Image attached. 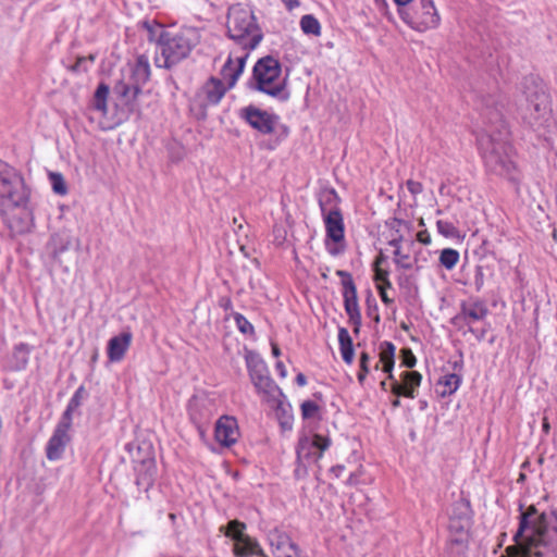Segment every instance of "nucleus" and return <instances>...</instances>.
Here are the masks:
<instances>
[{
	"label": "nucleus",
	"mask_w": 557,
	"mask_h": 557,
	"mask_svg": "<svg viewBox=\"0 0 557 557\" xmlns=\"http://www.w3.org/2000/svg\"><path fill=\"white\" fill-rule=\"evenodd\" d=\"M473 284L476 292H480L484 285V272L482 267H476L473 277Z\"/></svg>",
	"instance_id": "37998d69"
},
{
	"label": "nucleus",
	"mask_w": 557,
	"mask_h": 557,
	"mask_svg": "<svg viewBox=\"0 0 557 557\" xmlns=\"http://www.w3.org/2000/svg\"><path fill=\"white\" fill-rule=\"evenodd\" d=\"M417 240L423 245H430L431 244V235L428 231H420L417 234Z\"/></svg>",
	"instance_id": "8fccbe9b"
},
{
	"label": "nucleus",
	"mask_w": 557,
	"mask_h": 557,
	"mask_svg": "<svg viewBox=\"0 0 557 557\" xmlns=\"http://www.w3.org/2000/svg\"><path fill=\"white\" fill-rule=\"evenodd\" d=\"M392 247H394L395 249H397V247H401V237H398V238H394L392 240H389L388 243Z\"/></svg>",
	"instance_id": "13d9d810"
},
{
	"label": "nucleus",
	"mask_w": 557,
	"mask_h": 557,
	"mask_svg": "<svg viewBox=\"0 0 557 557\" xmlns=\"http://www.w3.org/2000/svg\"><path fill=\"white\" fill-rule=\"evenodd\" d=\"M245 523L233 520L227 525H222L220 531L234 541L233 553L236 557L264 556L259 544L245 534Z\"/></svg>",
	"instance_id": "ddd939ff"
},
{
	"label": "nucleus",
	"mask_w": 557,
	"mask_h": 557,
	"mask_svg": "<svg viewBox=\"0 0 557 557\" xmlns=\"http://www.w3.org/2000/svg\"><path fill=\"white\" fill-rule=\"evenodd\" d=\"M48 180L54 194L64 196L67 193L66 183L64 176L54 171L48 172Z\"/></svg>",
	"instance_id": "473e14b6"
},
{
	"label": "nucleus",
	"mask_w": 557,
	"mask_h": 557,
	"mask_svg": "<svg viewBox=\"0 0 557 557\" xmlns=\"http://www.w3.org/2000/svg\"><path fill=\"white\" fill-rule=\"evenodd\" d=\"M436 226L438 233L445 237H454L457 234V228L449 221L438 220Z\"/></svg>",
	"instance_id": "4c0bfd02"
},
{
	"label": "nucleus",
	"mask_w": 557,
	"mask_h": 557,
	"mask_svg": "<svg viewBox=\"0 0 557 557\" xmlns=\"http://www.w3.org/2000/svg\"><path fill=\"white\" fill-rule=\"evenodd\" d=\"M253 78L258 90L281 100L288 98L278 60L272 57L260 59L253 66Z\"/></svg>",
	"instance_id": "1a4fd4ad"
},
{
	"label": "nucleus",
	"mask_w": 557,
	"mask_h": 557,
	"mask_svg": "<svg viewBox=\"0 0 557 557\" xmlns=\"http://www.w3.org/2000/svg\"><path fill=\"white\" fill-rule=\"evenodd\" d=\"M517 114L522 125L545 137L554 124L548 97L544 87L534 76L524 77L517 97Z\"/></svg>",
	"instance_id": "7ed1b4c3"
},
{
	"label": "nucleus",
	"mask_w": 557,
	"mask_h": 557,
	"mask_svg": "<svg viewBox=\"0 0 557 557\" xmlns=\"http://www.w3.org/2000/svg\"><path fill=\"white\" fill-rule=\"evenodd\" d=\"M542 428H543V431H544L545 433H548V431H549V423H548V421H547V419H546V418H544V420H543Z\"/></svg>",
	"instance_id": "bf43d9fd"
},
{
	"label": "nucleus",
	"mask_w": 557,
	"mask_h": 557,
	"mask_svg": "<svg viewBox=\"0 0 557 557\" xmlns=\"http://www.w3.org/2000/svg\"><path fill=\"white\" fill-rule=\"evenodd\" d=\"M282 2L288 11H293L300 5L299 0H282Z\"/></svg>",
	"instance_id": "603ef678"
},
{
	"label": "nucleus",
	"mask_w": 557,
	"mask_h": 557,
	"mask_svg": "<svg viewBox=\"0 0 557 557\" xmlns=\"http://www.w3.org/2000/svg\"><path fill=\"white\" fill-rule=\"evenodd\" d=\"M394 262L398 268L404 270L421 269L419 256L417 255L412 258L409 251L405 252L403 250V247L394 249Z\"/></svg>",
	"instance_id": "a878e982"
},
{
	"label": "nucleus",
	"mask_w": 557,
	"mask_h": 557,
	"mask_svg": "<svg viewBox=\"0 0 557 557\" xmlns=\"http://www.w3.org/2000/svg\"><path fill=\"white\" fill-rule=\"evenodd\" d=\"M380 385H381V388H382V389H384V391H386V389H387V383H386V381H382Z\"/></svg>",
	"instance_id": "69168bd1"
},
{
	"label": "nucleus",
	"mask_w": 557,
	"mask_h": 557,
	"mask_svg": "<svg viewBox=\"0 0 557 557\" xmlns=\"http://www.w3.org/2000/svg\"><path fill=\"white\" fill-rule=\"evenodd\" d=\"M336 275L342 278L344 308L350 324L354 326V331L357 333L361 326V312L356 285L351 274L347 271L337 270Z\"/></svg>",
	"instance_id": "4468645a"
},
{
	"label": "nucleus",
	"mask_w": 557,
	"mask_h": 557,
	"mask_svg": "<svg viewBox=\"0 0 557 557\" xmlns=\"http://www.w3.org/2000/svg\"><path fill=\"white\" fill-rule=\"evenodd\" d=\"M234 320L239 332L247 335L253 334V325L243 314L235 313Z\"/></svg>",
	"instance_id": "f704fd0d"
},
{
	"label": "nucleus",
	"mask_w": 557,
	"mask_h": 557,
	"mask_svg": "<svg viewBox=\"0 0 557 557\" xmlns=\"http://www.w3.org/2000/svg\"><path fill=\"white\" fill-rule=\"evenodd\" d=\"M386 373H387V379L392 382L391 383V385H392L394 383V380H396L393 374V370L391 372H386Z\"/></svg>",
	"instance_id": "0e129e2a"
},
{
	"label": "nucleus",
	"mask_w": 557,
	"mask_h": 557,
	"mask_svg": "<svg viewBox=\"0 0 557 557\" xmlns=\"http://www.w3.org/2000/svg\"><path fill=\"white\" fill-rule=\"evenodd\" d=\"M14 358L18 360V367L23 368L27 363L28 360V348L26 345H18L14 350Z\"/></svg>",
	"instance_id": "a19ab883"
},
{
	"label": "nucleus",
	"mask_w": 557,
	"mask_h": 557,
	"mask_svg": "<svg viewBox=\"0 0 557 557\" xmlns=\"http://www.w3.org/2000/svg\"><path fill=\"white\" fill-rule=\"evenodd\" d=\"M109 95L108 86L100 84L95 92L94 107L104 113L107 110V97Z\"/></svg>",
	"instance_id": "72a5a7b5"
},
{
	"label": "nucleus",
	"mask_w": 557,
	"mask_h": 557,
	"mask_svg": "<svg viewBox=\"0 0 557 557\" xmlns=\"http://www.w3.org/2000/svg\"><path fill=\"white\" fill-rule=\"evenodd\" d=\"M487 312L488 310L483 301H469L462 304L461 311L456 319H459L466 324L471 325L478 321L483 320L487 315Z\"/></svg>",
	"instance_id": "b1692460"
},
{
	"label": "nucleus",
	"mask_w": 557,
	"mask_h": 557,
	"mask_svg": "<svg viewBox=\"0 0 557 557\" xmlns=\"http://www.w3.org/2000/svg\"><path fill=\"white\" fill-rule=\"evenodd\" d=\"M401 20L412 29L423 33L441 24V15L433 0H413L407 8L398 9Z\"/></svg>",
	"instance_id": "9d476101"
},
{
	"label": "nucleus",
	"mask_w": 557,
	"mask_h": 557,
	"mask_svg": "<svg viewBox=\"0 0 557 557\" xmlns=\"http://www.w3.org/2000/svg\"><path fill=\"white\" fill-rule=\"evenodd\" d=\"M461 377L456 373H448L441 377L438 385L442 387L440 394L442 397L453 395L460 386Z\"/></svg>",
	"instance_id": "cd10ccee"
},
{
	"label": "nucleus",
	"mask_w": 557,
	"mask_h": 557,
	"mask_svg": "<svg viewBox=\"0 0 557 557\" xmlns=\"http://www.w3.org/2000/svg\"><path fill=\"white\" fill-rule=\"evenodd\" d=\"M257 392L262 396L271 407L275 409H284V394L276 383L270 377H258V382L253 384Z\"/></svg>",
	"instance_id": "aec40b11"
},
{
	"label": "nucleus",
	"mask_w": 557,
	"mask_h": 557,
	"mask_svg": "<svg viewBox=\"0 0 557 557\" xmlns=\"http://www.w3.org/2000/svg\"><path fill=\"white\" fill-rule=\"evenodd\" d=\"M140 26L148 40L156 42L154 64L160 69L169 70L187 59L201 40L200 30L191 26L166 29L154 21H144Z\"/></svg>",
	"instance_id": "f03ea898"
},
{
	"label": "nucleus",
	"mask_w": 557,
	"mask_h": 557,
	"mask_svg": "<svg viewBox=\"0 0 557 557\" xmlns=\"http://www.w3.org/2000/svg\"><path fill=\"white\" fill-rule=\"evenodd\" d=\"M26 227H27V225H22V226L17 227V231L23 232Z\"/></svg>",
	"instance_id": "774afa93"
},
{
	"label": "nucleus",
	"mask_w": 557,
	"mask_h": 557,
	"mask_svg": "<svg viewBox=\"0 0 557 557\" xmlns=\"http://www.w3.org/2000/svg\"><path fill=\"white\" fill-rule=\"evenodd\" d=\"M277 413L281 412L280 424L283 430L290 431L293 428V416L290 413V406L284 403V409H276Z\"/></svg>",
	"instance_id": "e433bc0d"
},
{
	"label": "nucleus",
	"mask_w": 557,
	"mask_h": 557,
	"mask_svg": "<svg viewBox=\"0 0 557 557\" xmlns=\"http://www.w3.org/2000/svg\"><path fill=\"white\" fill-rule=\"evenodd\" d=\"M460 255L454 248H444L440 251V264L446 270H453L459 262Z\"/></svg>",
	"instance_id": "2f4dec72"
},
{
	"label": "nucleus",
	"mask_w": 557,
	"mask_h": 557,
	"mask_svg": "<svg viewBox=\"0 0 557 557\" xmlns=\"http://www.w3.org/2000/svg\"><path fill=\"white\" fill-rule=\"evenodd\" d=\"M275 369L281 377H286L287 370L282 361H277L275 364Z\"/></svg>",
	"instance_id": "864d4df0"
},
{
	"label": "nucleus",
	"mask_w": 557,
	"mask_h": 557,
	"mask_svg": "<svg viewBox=\"0 0 557 557\" xmlns=\"http://www.w3.org/2000/svg\"><path fill=\"white\" fill-rule=\"evenodd\" d=\"M268 539L274 557H302L297 545L285 532L275 529L269 533Z\"/></svg>",
	"instance_id": "6ab92c4d"
},
{
	"label": "nucleus",
	"mask_w": 557,
	"mask_h": 557,
	"mask_svg": "<svg viewBox=\"0 0 557 557\" xmlns=\"http://www.w3.org/2000/svg\"><path fill=\"white\" fill-rule=\"evenodd\" d=\"M214 438L223 447L233 446L239 438L237 420L231 416H222L215 422Z\"/></svg>",
	"instance_id": "a211bd4d"
},
{
	"label": "nucleus",
	"mask_w": 557,
	"mask_h": 557,
	"mask_svg": "<svg viewBox=\"0 0 557 557\" xmlns=\"http://www.w3.org/2000/svg\"><path fill=\"white\" fill-rule=\"evenodd\" d=\"M253 129L261 134L270 135L264 147L274 150L288 136V128L281 123L280 117L264 110L249 106L243 108L239 113Z\"/></svg>",
	"instance_id": "6e6552de"
},
{
	"label": "nucleus",
	"mask_w": 557,
	"mask_h": 557,
	"mask_svg": "<svg viewBox=\"0 0 557 557\" xmlns=\"http://www.w3.org/2000/svg\"><path fill=\"white\" fill-rule=\"evenodd\" d=\"M247 367L252 384L258 382V377H264L269 375L267 364L259 357L252 356L247 358Z\"/></svg>",
	"instance_id": "c85d7f7f"
},
{
	"label": "nucleus",
	"mask_w": 557,
	"mask_h": 557,
	"mask_svg": "<svg viewBox=\"0 0 557 557\" xmlns=\"http://www.w3.org/2000/svg\"><path fill=\"white\" fill-rule=\"evenodd\" d=\"M419 256L420 259V265L422 267V262L426 261V258L422 256V250L416 251L414 256Z\"/></svg>",
	"instance_id": "052dcab7"
},
{
	"label": "nucleus",
	"mask_w": 557,
	"mask_h": 557,
	"mask_svg": "<svg viewBox=\"0 0 557 557\" xmlns=\"http://www.w3.org/2000/svg\"><path fill=\"white\" fill-rule=\"evenodd\" d=\"M319 410V406L312 401L307 400L301 404V414L305 419L313 418Z\"/></svg>",
	"instance_id": "58836bf2"
},
{
	"label": "nucleus",
	"mask_w": 557,
	"mask_h": 557,
	"mask_svg": "<svg viewBox=\"0 0 557 557\" xmlns=\"http://www.w3.org/2000/svg\"><path fill=\"white\" fill-rule=\"evenodd\" d=\"M398 397H399V396H397V397L392 401V406H393L394 408H397V407H399V406H400V400H399V398H398Z\"/></svg>",
	"instance_id": "e2e57ef3"
},
{
	"label": "nucleus",
	"mask_w": 557,
	"mask_h": 557,
	"mask_svg": "<svg viewBox=\"0 0 557 557\" xmlns=\"http://www.w3.org/2000/svg\"><path fill=\"white\" fill-rule=\"evenodd\" d=\"M385 261V257L381 253L376 257L374 264H373V271H374V282L376 283V287L379 284H382L384 286H387L388 288L392 287V283L388 278V271L386 269L382 268V263Z\"/></svg>",
	"instance_id": "c756f323"
},
{
	"label": "nucleus",
	"mask_w": 557,
	"mask_h": 557,
	"mask_svg": "<svg viewBox=\"0 0 557 557\" xmlns=\"http://www.w3.org/2000/svg\"><path fill=\"white\" fill-rule=\"evenodd\" d=\"M468 528V519L460 517L458 520L451 518L449 522V529L463 532Z\"/></svg>",
	"instance_id": "79ce46f5"
},
{
	"label": "nucleus",
	"mask_w": 557,
	"mask_h": 557,
	"mask_svg": "<svg viewBox=\"0 0 557 557\" xmlns=\"http://www.w3.org/2000/svg\"><path fill=\"white\" fill-rule=\"evenodd\" d=\"M70 442V405L63 412V418L54 430L46 448L49 460H58L62 457Z\"/></svg>",
	"instance_id": "dca6fc26"
},
{
	"label": "nucleus",
	"mask_w": 557,
	"mask_h": 557,
	"mask_svg": "<svg viewBox=\"0 0 557 557\" xmlns=\"http://www.w3.org/2000/svg\"><path fill=\"white\" fill-rule=\"evenodd\" d=\"M86 392L83 387L78 388L74 395V397H72V406L73 405H78L79 404V399H82L84 396H85Z\"/></svg>",
	"instance_id": "3c124183"
},
{
	"label": "nucleus",
	"mask_w": 557,
	"mask_h": 557,
	"mask_svg": "<svg viewBox=\"0 0 557 557\" xmlns=\"http://www.w3.org/2000/svg\"><path fill=\"white\" fill-rule=\"evenodd\" d=\"M345 470V467L342 466V465H337V466H334L332 467L331 471L336 475V476H339L343 471Z\"/></svg>",
	"instance_id": "5fc2aeb1"
},
{
	"label": "nucleus",
	"mask_w": 557,
	"mask_h": 557,
	"mask_svg": "<svg viewBox=\"0 0 557 557\" xmlns=\"http://www.w3.org/2000/svg\"><path fill=\"white\" fill-rule=\"evenodd\" d=\"M136 484L139 490L148 492L153 485L157 476V465L154 459L143 460L136 468Z\"/></svg>",
	"instance_id": "5701e85b"
},
{
	"label": "nucleus",
	"mask_w": 557,
	"mask_h": 557,
	"mask_svg": "<svg viewBox=\"0 0 557 557\" xmlns=\"http://www.w3.org/2000/svg\"><path fill=\"white\" fill-rule=\"evenodd\" d=\"M362 473V468L360 467L358 471L350 473L347 483L350 485H356L361 483L360 475Z\"/></svg>",
	"instance_id": "09e8293b"
},
{
	"label": "nucleus",
	"mask_w": 557,
	"mask_h": 557,
	"mask_svg": "<svg viewBox=\"0 0 557 557\" xmlns=\"http://www.w3.org/2000/svg\"><path fill=\"white\" fill-rule=\"evenodd\" d=\"M406 187L412 196H417L423 190L422 184L413 180H408L406 182Z\"/></svg>",
	"instance_id": "a18cd8bd"
},
{
	"label": "nucleus",
	"mask_w": 557,
	"mask_h": 557,
	"mask_svg": "<svg viewBox=\"0 0 557 557\" xmlns=\"http://www.w3.org/2000/svg\"><path fill=\"white\" fill-rule=\"evenodd\" d=\"M377 290H379V294H380V297L382 299V301L386 305H389L393 302V299H391L388 296H387V293H386V288H388L387 286H384L382 284H379V286L376 287Z\"/></svg>",
	"instance_id": "de8ad7c7"
},
{
	"label": "nucleus",
	"mask_w": 557,
	"mask_h": 557,
	"mask_svg": "<svg viewBox=\"0 0 557 557\" xmlns=\"http://www.w3.org/2000/svg\"><path fill=\"white\" fill-rule=\"evenodd\" d=\"M369 361H370L369 355L367 352H362L360 356V361H359V371L357 373L358 382L361 385L364 383L366 377L370 371Z\"/></svg>",
	"instance_id": "c9c22d12"
},
{
	"label": "nucleus",
	"mask_w": 557,
	"mask_h": 557,
	"mask_svg": "<svg viewBox=\"0 0 557 557\" xmlns=\"http://www.w3.org/2000/svg\"><path fill=\"white\" fill-rule=\"evenodd\" d=\"M395 346L391 342H384L380 347V360L375 364V370L382 364L383 372H391L395 364Z\"/></svg>",
	"instance_id": "393cba45"
},
{
	"label": "nucleus",
	"mask_w": 557,
	"mask_h": 557,
	"mask_svg": "<svg viewBox=\"0 0 557 557\" xmlns=\"http://www.w3.org/2000/svg\"><path fill=\"white\" fill-rule=\"evenodd\" d=\"M296 383L299 385V386H305L307 384V379L306 376L302 374V373H299L297 376H296Z\"/></svg>",
	"instance_id": "4d7b16f0"
},
{
	"label": "nucleus",
	"mask_w": 557,
	"mask_h": 557,
	"mask_svg": "<svg viewBox=\"0 0 557 557\" xmlns=\"http://www.w3.org/2000/svg\"><path fill=\"white\" fill-rule=\"evenodd\" d=\"M230 38L238 46V50H253L262 39V34L250 10L239 5L232 7L227 16Z\"/></svg>",
	"instance_id": "0eeeda50"
},
{
	"label": "nucleus",
	"mask_w": 557,
	"mask_h": 557,
	"mask_svg": "<svg viewBox=\"0 0 557 557\" xmlns=\"http://www.w3.org/2000/svg\"><path fill=\"white\" fill-rule=\"evenodd\" d=\"M300 28L304 34L311 36H320L321 35V24L315 16L312 14H306L300 18L299 22Z\"/></svg>",
	"instance_id": "7c9ffc66"
},
{
	"label": "nucleus",
	"mask_w": 557,
	"mask_h": 557,
	"mask_svg": "<svg viewBox=\"0 0 557 557\" xmlns=\"http://www.w3.org/2000/svg\"><path fill=\"white\" fill-rule=\"evenodd\" d=\"M336 202L337 195L334 190L324 193L320 199L325 226L324 245L333 257L342 255L346 249L344 219Z\"/></svg>",
	"instance_id": "423d86ee"
},
{
	"label": "nucleus",
	"mask_w": 557,
	"mask_h": 557,
	"mask_svg": "<svg viewBox=\"0 0 557 557\" xmlns=\"http://www.w3.org/2000/svg\"><path fill=\"white\" fill-rule=\"evenodd\" d=\"M374 4H375L376 10L382 15L386 16L387 18L392 17L391 12L388 10V3L386 0H374Z\"/></svg>",
	"instance_id": "49530a36"
},
{
	"label": "nucleus",
	"mask_w": 557,
	"mask_h": 557,
	"mask_svg": "<svg viewBox=\"0 0 557 557\" xmlns=\"http://www.w3.org/2000/svg\"><path fill=\"white\" fill-rule=\"evenodd\" d=\"M413 0H394L398 9L407 8Z\"/></svg>",
	"instance_id": "6e6d98bb"
},
{
	"label": "nucleus",
	"mask_w": 557,
	"mask_h": 557,
	"mask_svg": "<svg viewBox=\"0 0 557 557\" xmlns=\"http://www.w3.org/2000/svg\"><path fill=\"white\" fill-rule=\"evenodd\" d=\"M227 89L219 78L211 77L195 94L190 102L191 111L199 119L206 117L207 109L216 106Z\"/></svg>",
	"instance_id": "f8f14e48"
},
{
	"label": "nucleus",
	"mask_w": 557,
	"mask_h": 557,
	"mask_svg": "<svg viewBox=\"0 0 557 557\" xmlns=\"http://www.w3.org/2000/svg\"><path fill=\"white\" fill-rule=\"evenodd\" d=\"M401 383L394 380L391 391L396 396H404L407 398H416L417 389L421 384L422 375L417 371H404L400 374Z\"/></svg>",
	"instance_id": "412c9836"
},
{
	"label": "nucleus",
	"mask_w": 557,
	"mask_h": 557,
	"mask_svg": "<svg viewBox=\"0 0 557 557\" xmlns=\"http://www.w3.org/2000/svg\"><path fill=\"white\" fill-rule=\"evenodd\" d=\"M478 145L488 171L500 176L512 175L516 166L506 129L498 131L497 137H494L492 129H484L478 135Z\"/></svg>",
	"instance_id": "20e7f679"
},
{
	"label": "nucleus",
	"mask_w": 557,
	"mask_h": 557,
	"mask_svg": "<svg viewBox=\"0 0 557 557\" xmlns=\"http://www.w3.org/2000/svg\"><path fill=\"white\" fill-rule=\"evenodd\" d=\"M150 77L149 59L145 54L136 58L133 64H128L122 72V78L115 86V91L127 101L134 100L144 84Z\"/></svg>",
	"instance_id": "9b49d317"
},
{
	"label": "nucleus",
	"mask_w": 557,
	"mask_h": 557,
	"mask_svg": "<svg viewBox=\"0 0 557 557\" xmlns=\"http://www.w3.org/2000/svg\"><path fill=\"white\" fill-rule=\"evenodd\" d=\"M248 55L249 53L247 51H242L238 49H233L230 52L226 62L223 64L220 71V81L228 89L236 85L238 78L243 74Z\"/></svg>",
	"instance_id": "f3484780"
},
{
	"label": "nucleus",
	"mask_w": 557,
	"mask_h": 557,
	"mask_svg": "<svg viewBox=\"0 0 557 557\" xmlns=\"http://www.w3.org/2000/svg\"><path fill=\"white\" fill-rule=\"evenodd\" d=\"M132 339L133 334L129 331H124L119 335L111 337L107 345V356L109 361H122L131 347Z\"/></svg>",
	"instance_id": "4be33fe9"
},
{
	"label": "nucleus",
	"mask_w": 557,
	"mask_h": 557,
	"mask_svg": "<svg viewBox=\"0 0 557 557\" xmlns=\"http://www.w3.org/2000/svg\"><path fill=\"white\" fill-rule=\"evenodd\" d=\"M272 354L275 357L280 356V349L276 345H272Z\"/></svg>",
	"instance_id": "680f3d73"
},
{
	"label": "nucleus",
	"mask_w": 557,
	"mask_h": 557,
	"mask_svg": "<svg viewBox=\"0 0 557 557\" xmlns=\"http://www.w3.org/2000/svg\"><path fill=\"white\" fill-rule=\"evenodd\" d=\"M94 64V57H82L77 58L75 65H72V71H84L87 72Z\"/></svg>",
	"instance_id": "ea45409f"
},
{
	"label": "nucleus",
	"mask_w": 557,
	"mask_h": 557,
	"mask_svg": "<svg viewBox=\"0 0 557 557\" xmlns=\"http://www.w3.org/2000/svg\"><path fill=\"white\" fill-rule=\"evenodd\" d=\"M26 200L27 193L22 176L14 168L0 161V212L12 227L14 210H20L24 216L28 215L23 208Z\"/></svg>",
	"instance_id": "39448f33"
},
{
	"label": "nucleus",
	"mask_w": 557,
	"mask_h": 557,
	"mask_svg": "<svg viewBox=\"0 0 557 557\" xmlns=\"http://www.w3.org/2000/svg\"><path fill=\"white\" fill-rule=\"evenodd\" d=\"M513 539L518 547L508 548L510 557H557V507L537 515L530 506L520 515Z\"/></svg>",
	"instance_id": "f257e3e1"
},
{
	"label": "nucleus",
	"mask_w": 557,
	"mask_h": 557,
	"mask_svg": "<svg viewBox=\"0 0 557 557\" xmlns=\"http://www.w3.org/2000/svg\"><path fill=\"white\" fill-rule=\"evenodd\" d=\"M403 364L407 368H413L417 359L410 349H403Z\"/></svg>",
	"instance_id": "c03bdc74"
},
{
	"label": "nucleus",
	"mask_w": 557,
	"mask_h": 557,
	"mask_svg": "<svg viewBox=\"0 0 557 557\" xmlns=\"http://www.w3.org/2000/svg\"><path fill=\"white\" fill-rule=\"evenodd\" d=\"M331 446V438L315 433H302L296 448L297 458L306 461H318Z\"/></svg>",
	"instance_id": "2eb2a0df"
},
{
	"label": "nucleus",
	"mask_w": 557,
	"mask_h": 557,
	"mask_svg": "<svg viewBox=\"0 0 557 557\" xmlns=\"http://www.w3.org/2000/svg\"><path fill=\"white\" fill-rule=\"evenodd\" d=\"M51 240H52V244L54 245V247H57V236L55 235L52 236Z\"/></svg>",
	"instance_id": "338daca9"
},
{
	"label": "nucleus",
	"mask_w": 557,
	"mask_h": 557,
	"mask_svg": "<svg viewBox=\"0 0 557 557\" xmlns=\"http://www.w3.org/2000/svg\"><path fill=\"white\" fill-rule=\"evenodd\" d=\"M339 350L343 360L350 364L354 360V346L351 337L345 327L338 330Z\"/></svg>",
	"instance_id": "bb28decb"
}]
</instances>
